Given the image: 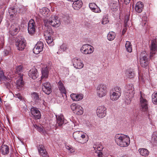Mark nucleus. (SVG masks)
Returning a JSON list of instances; mask_svg holds the SVG:
<instances>
[{"label":"nucleus","instance_id":"4c0bfd02","mask_svg":"<svg viewBox=\"0 0 157 157\" xmlns=\"http://www.w3.org/2000/svg\"><path fill=\"white\" fill-rule=\"evenodd\" d=\"M125 47L127 52H131L132 51V44L129 41L126 42Z\"/></svg>","mask_w":157,"mask_h":157},{"label":"nucleus","instance_id":"7ed1b4c3","mask_svg":"<svg viewBox=\"0 0 157 157\" xmlns=\"http://www.w3.org/2000/svg\"><path fill=\"white\" fill-rule=\"evenodd\" d=\"M125 95L126 99L129 98L131 101L134 97L135 94L134 89L132 84H131L126 86Z\"/></svg>","mask_w":157,"mask_h":157},{"label":"nucleus","instance_id":"6ab92c4d","mask_svg":"<svg viewBox=\"0 0 157 157\" xmlns=\"http://www.w3.org/2000/svg\"><path fill=\"white\" fill-rule=\"evenodd\" d=\"M17 88L20 90H21L23 87L24 83L23 80L22 75H21L20 77L18 80H17L16 83Z\"/></svg>","mask_w":157,"mask_h":157},{"label":"nucleus","instance_id":"5701e85b","mask_svg":"<svg viewBox=\"0 0 157 157\" xmlns=\"http://www.w3.org/2000/svg\"><path fill=\"white\" fill-rule=\"evenodd\" d=\"M140 102L143 111H146L148 109V106L147 100L141 96L140 98Z\"/></svg>","mask_w":157,"mask_h":157},{"label":"nucleus","instance_id":"ea45409f","mask_svg":"<svg viewBox=\"0 0 157 157\" xmlns=\"http://www.w3.org/2000/svg\"><path fill=\"white\" fill-rule=\"evenodd\" d=\"M46 41L48 44L50 46H52L54 45V43L53 42V39L51 36H48V37L45 36Z\"/></svg>","mask_w":157,"mask_h":157},{"label":"nucleus","instance_id":"f3484780","mask_svg":"<svg viewBox=\"0 0 157 157\" xmlns=\"http://www.w3.org/2000/svg\"><path fill=\"white\" fill-rule=\"evenodd\" d=\"M31 97L33 101L37 104L43 103H44V101L41 99L38 94L36 92H33L31 94Z\"/></svg>","mask_w":157,"mask_h":157},{"label":"nucleus","instance_id":"cd10ccee","mask_svg":"<svg viewBox=\"0 0 157 157\" xmlns=\"http://www.w3.org/2000/svg\"><path fill=\"white\" fill-rule=\"evenodd\" d=\"M41 72L42 75L41 76V82H42L44 80V78H46L48 77V71L47 67H44L42 68Z\"/></svg>","mask_w":157,"mask_h":157},{"label":"nucleus","instance_id":"ddd939ff","mask_svg":"<svg viewBox=\"0 0 157 157\" xmlns=\"http://www.w3.org/2000/svg\"><path fill=\"white\" fill-rule=\"evenodd\" d=\"M42 89L43 91L47 94H49L52 92V87L49 82L44 83L42 82Z\"/></svg>","mask_w":157,"mask_h":157},{"label":"nucleus","instance_id":"a211bd4d","mask_svg":"<svg viewBox=\"0 0 157 157\" xmlns=\"http://www.w3.org/2000/svg\"><path fill=\"white\" fill-rule=\"evenodd\" d=\"M39 153L43 157H49L47 155V152L44 147L42 145H40L38 147Z\"/></svg>","mask_w":157,"mask_h":157},{"label":"nucleus","instance_id":"412c9836","mask_svg":"<svg viewBox=\"0 0 157 157\" xmlns=\"http://www.w3.org/2000/svg\"><path fill=\"white\" fill-rule=\"evenodd\" d=\"M28 74L30 78L34 79H36L38 76L37 70L35 68L31 69L29 71Z\"/></svg>","mask_w":157,"mask_h":157},{"label":"nucleus","instance_id":"393cba45","mask_svg":"<svg viewBox=\"0 0 157 157\" xmlns=\"http://www.w3.org/2000/svg\"><path fill=\"white\" fill-rule=\"evenodd\" d=\"M70 96L73 100L75 101H78L81 100L83 97L82 94H71Z\"/></svg>","mask_w":157,"mask_h":157},{"label":"nucleus","instance_id":"052dcab7","mask_svg":"<svg viewBox=\"0 0 157 157\" xmlns=\"http://www.w3.org/2000/svg\"><path fill=\"white\" fill-rule=\"evenodd\" d=\"M6 52H7V51H4L3 52V53H4V55L5 56H6L7 55V54H6Z\"/></svg>","mask_w":157,"mask_h":157},{"label":"nucleus","instance_id":"49530a36","mask_svg":"<svg viewBox=\"0 0 157 157\" xmlns=\"http://www.w3.org/2000/svg\"><path fill=\"white\" fill-rule=\"evenodd\" d=\"M110 8L112 11H116L118 9V7L117 4L113 3Z\"/></svg>","mask_w":157,"mask_h":157},{"label":"nucleus","instance_id":"e433bc0d","mask_svg":"<svg viewBox=\"0 0 157 157\" xmlns=\"http://www.w3.org/2000/svg\"><path fill=\"white\" fill-rule=\"evenodd\" d=\"M151 143L154 146H157V135L155 133L152 135Z\"/></svg>","mask_w":157,"mask_h":157},{"label":"nucleus","instance_id":"b1692460","mask_svg":"<svg viewBox=\"0 0 157 157\" xmlns=\"http://www.w3.org/2000/svg\"><path fill=\"white\" fill-rule=\"evenodd\" d=\"M89 7L91 10L95 13H99L101 12L100 8L94 3H90Z\"/></svg>","mask_w":157,"mask_h":157},{"label":"nucleus","instance_id":"5fc2aeb1","mask_svg":"<svg viewBox=\"0 0 157 157\" xmlns=\"http://www.w3.org/2000/svg\"><path fill=\"white\" fill-rule=\"evenodd\" d=\"M15 96L16 97L20 99H22V96L20 94H17L15 95Z\"/></svg>","mask_w":157,"mask_h":157},{"label":"nucleus","instance_id":"6e6d98bb","mask_svg":"<svg viewBox=\"0 0 157 157\" xmlns=\"http://www.w3.org/2000/svg\"><path fill=\"white\" fill-rule=\"evenodd\" d=\"M129 20V18L128 17V16H126L125 17L124 22L125 24V25L127 24V23L128 21Z\"/></svg>","mask_w":157,"mask_h":157},{"label":"nucleus","instance_id":"a18cd8bd","mask_svg":"<svg viewBox=\"0 0 157 157\" xmlns=\"http://www.w3.org/2000/svg\"><path fill=\"white\" fill-rule=\"evenodd\" d=\"M7 78L4 75V72L2 71H0V80L1 81L5 80H7Z\"/></svg>","mask_w":157,"mask_h":157},{"label":"nucleus","instance_id":"f8f14e48","mask_svg":"<svg viewBox=\"0 0 157 157\" xmlns=\"http://www.w3.org/2000/svg\"><path fill=\"white\" fill-rule=\"evenodd\" d=\"M74 67L76 69H80L83 68L84 64L80 58H73L72 60Z\"/></svg>","mask_w":157,"mask_h":157},{"label":"nucleus","instance_id":"6e6552de","mask_svg":"<svg viewBox=\"0 0 157 157\" xmlns=\"http://www.w3.org/2000/svg\"><path fill=\"white\" fill-rule=\"evenodd\" d=\"M71 108L74 113L77 115H81L83 114V110L82 108L80 105L73 103L71 105Z\"/></svg>","mask_w":157,"mask_h":157},{"label":"nucleus","instance_id":"c9c22d12","mask_svg":"<svg viewBox=\"0 0 157 157\" xmlns=\"http://www.w3.org/2000/svg\"><path fill=\"white\" fill-rule=\"evenodd\" d=\"M53 33V32L50 26L45 31L44 33L45 36L48 37V36H51Z\"/></svg>","mask_w":157,"mask_h":157},{"label":"nucleus","instance_id":"4be33fe9","mask_svg":"<svg viewBox=\"0 0 157 157\" xmlns=\"http://www.w3.org/2000/svg\"><path fill=\"white\" fill-rule=\"evenodd\" d=\"M93 148L94 150L95 151V152L98 155V157H102V154L101 151L103 149V147L101 145H94Z\"/></svg>","mask_w":157,"mask_h":157},{"label":"nucleus","instance_id":"680f3d73","mask_svg":"<svg viewBox=\"0 0 157 157\" xmlns=\"http://www.w3.org/2000/svg\"><path fill=\"white\" fill-rule=\"evenodd\" d=\"M125 33V31L124 30H123L122 31L123 34L124 33Z\"/></svg>","mask_w":157,"mask_h":157},{"label":"nucleus","instance_id":"7c9ffc66","mask_svg":"<svg viewBox=\"0 0 157 157\" xmlns=\"http://www.w3.org/2000/svg\"><path fill=\"white\" fill-rule=\"evenodd\" d=\"M57 85L60 91L62 93L65 94L66 89L63 82L60 80L57 83Z\"/></svg>","mask_w":157,"mask_h":157},{"label":"nucleus","instance_id":"603ef678","mask_svg":"<svg viewBox=\"0 0 157 157\" xmlns=\"http://www.w3.org/2000/svg\"><path fill=\"white\" fill-rule=\"evenodd\" d=\"M86 134H84V132H82V133H81L80 135V138H81L82 139H81V140H85L84 139L86 137ZM87 141L88 140H87Z\"/></svg>","mask_w":157,"mask_h":157},{"label":"nucleus","instance_id":"c03bdc74","mask_svg":"<svg viewBox=\"0 0 157 157\" xmlns=\"http://www.w3.org/2000/svg\"><path fill=\"white\" fill-rule=\"evenodd\" d=\"M151 97L153 103L157 105V93H153Z\"/></svg>","mask_w":157,"mask_h":157},{"label":"nucleus","instance_id":"9d476101","mask_svg":"<svg viewBox=\"0 0 157 157\" xmlns=\"http://www.w3.org/2000/svg\"><path fill=\"white\" fill-rule=\"evenodd\" d=\"M56 126L57 127H61L63 124L67 123V121L65 119L63 116L62 114L56 116Z\"/></svg>","mask_w":157,"mask_h":157},{"label":"nucleus","instance_id":"a878e982","mask_svg":"<svg viewBox=\"0 0 157 157\" xmlns=\"http://www.w3.org/2000/svg\"><path fill=\"white\" fill-rule=\"evenodd\" d=\"M83 3L82 1L78 0L73 2L72 7L75 10H78L82 6Z\"/></svg>","mask_w":157,"mask_h":157},{"label":"nucleus","instance_id":"13d9d810","mask_svg":"<svg viewBox=\"0 0 157 157\" xmlns=\"http://www.w3.org/2000/svg\"><path fill=\"white\" fill-rule=\"evenodd\" d=\"M66 148L68 150H70V151H71V149H72V148H71V147H70V146H67L66 147Z\"/></svg>","mask_w":157,"mask_h":157},{"label":"nucleus","instance_id":"4d7b16f0","mask_svg":"<svg viewBox=\"0 0 157 157\" xmlns=\"http://www.w3.org/2000/svg\"><path fill=\"white\" fill-rule=\"evenodd\" d=\"M130 0H124L125 4L127 5L129 3Z\"/></svg>","mask_w":157,"mask_h":157},{"label":"nucleus","instance_id":"f03ea898","mask_svg":"<svg viewBox=\"0 0 157 157\" xmlns=\"http://www.w3.org/2000/svg\"><path fill=\"white\" fill-rule=\"evenodd\" d=\"M45 26L50 25L54 27H58L60 25V22L58 17L55 15H52L50 17L49 20L47 19L44 20Z\"/></svg>","mask_w":157,"mask_h":157},{"label":"nucleus","instance_id":"e2e57ef3","mask_svg":"<svg viewBox=\"0 0 157 157\" xmlns=\"http://www.w3.org/2000/svg\"><path fill=\"white\" fill-rule=\"evenodd\" d=\"M110 156H111V157H114L113 156H112L111 155H110Z\"/></svg>","mask_w":157,"mask_h":157},{"label":"nucleus","instance_id":"423d86ee","mask_svg":"<svg viewBox=\"0 0 157 157\" xmlns=\"http://www.w3.org/2000/svg\"><path fill=\"white\" fill-rule=\"evenodd\" d=\"M94 51V47L89 44H84L80 49L81 52L85 55L92 54Z\"/></svg>","mask_w":157,"mask_h":157},{"label":"nucleus","instance_id":"c756f323","mask_svg":"<svg viewBox=\"0 0 157 157\" xmlns=\"http://www.w3.org/2000/svg\"><path fill=\"white\" fill-rule=\"evenodd\" d=\"M150 50L155 52L157 51V42L156 40L154 39L151 41Z\"/></svg>","mask_w":157,"mask_h":157},{"label":"nucleus","instance_id":"9b49d317","mask_svg":"<svg viewBox=\"0 0 157 157\" xmlns=\"http://www.w3.org/2000/svg\"><path fill=\"white\" fill-rule=\"evenodd\" d=\"M106 109L103 105L98 106L96 109V113L98 116L101 118L104 117L106 115Z\"/></svg>","mask_w":157,"mask_h":157},{"label":"nucleus","instance_id":"39448f33","mask_svg":"<svg viewBox=\"0 0 157 157\" xmlns=\"http://www.w3.org/2000/svg\"><path fill=\"white\" fill-rule=\"evenodd\" d=\"M107 86L103 84L99 85L97 89V95L100 98L105 96L107 93Z\"/></svg>","mask_w":157,"mask_h":157},{"label":"nucleus","instance_id":"3c124183","mask_svg":"<svg viewBox=\"0 0 157 157\" xmlns=\"http://www.w3.org/2000/svg\"><path fill=\"white\" fill-rule=\"evenodd\" d=\"M143 22L141 23V25L143 26H144L146 25L147 22V17H143Z\"/></svg>","mask_w":157,"mask_h":157},{"label":"nucleus","instance_id":"bf43d9fd","mask_svg":"<svg viewBox=\"0 0 157 157\" xmlns=\"http://www.w3.org/2000/svg\"><path fill=\"white\" fill-rule=\"evenodd\" d=\"M5 84H6V85H7V87H8V86H10V83H9L8 82H7V83H5Z\"/></svg>","mask_w":157,"mask_h":157},{"label":"nucleus","instance_id":"2f4dec72","mask_svg":"<svg viewBox=\"0 0 157 157\" xmlns=\"http://www.w3.org/2000/svg\"><path fill=\"white\" fill-rule=\"evenodd\" d=\"M1 151L3 155H7L9 152V147L6 145H2L1 147Z\"/></svg>","mask_w":157,"mask_h":157},{"label":"nucleus","instance_id":"20e7f679","mask_svg":"<svg viewBox=\"0 0 157 157\" xmlns=\"http://www.w3.org/2000/svg\"><path fill=\"white\" fill-rule=\"evenodd\" d=\"M15 45L18 50H23L26 46V41L24 38L21 36L18 37L16 39Z\"/></svg>","mask_w":157,"mask_h":157},{"label":"nucleus","instance_id":"f257e3e1","mask_svg":"<svg viewBox=\"0 0 157 157\" xmlns=\"http://www.w3.org/2000/svg\"><path fill=\"white\" fill-rule=\"evenodd\" d=\"M115 140L118 145L121 147H127L130 143L129 137L121 134H117L115 135Z\"/></svg>","mask_w":157,"mask_h":157},{"label":"nucleus","instance_id":"09e8293b","mask_svg":"<svg viewBox=\"0 0 157 157\" xmlns=\"http://www.w3.org/2000/svg\"><path fill=\"white\" fill-rule=\"evenodd\" d=\"M156 52L153 51H150L149 58L150 59H152L154 58V56Z\"/></svg>","mask_w":157,"mask_h":157},{"label":"nucleus","instance_id":"a19ab883","mask_svg":"<svg viewBox=\"0 0 157 157\" xmlns=\"http://www.w3.org/2000/svg\"><path fill=\"white\" fill-rule=\"evenodd\" d=\"M34 127L41 133L44 134L45 133V130L44 129L43 126H40L39 125L36 124L34 125Z\"/></svg>","mask_w":157,"mask_h":157},{"label":"nucleus","instance_id":"2eb2a0df","mask_svg":"<svg viewBox=\"0 0 157 157\" xmlns=\"http://www.w3.org/2000/svg\"><path fill=\"white\" fill-rule=\"evenodd\" d=\"M31 113L36 120L39 119L41 117V113L40 111L36 108L32 107L30 109Z\"/></svg>","mask_w":157,"mask_h":157},{"label":"nucleus","instance_id":"4468645a","mask_svg":"<svg viewBox=\"0 0 157 157\" xmlns=\"http://www.w3.org/2000/svg\"><path fill=\"white\" fill-rule=\"evenodd\" d=\"M43 43L41 41H38L33 49V52L36 54H38L43 51Z\"/></svg>","mask_w":157,"mask_h":157},{"label":"nucleus","instance_id":"864d4df0","mask_svg":"<svg viewBox=\"0 0 157 157\" xmlns=\"http://www.w3.org/2000/svg\"><path fill=\"white\" fill-rule=\"evenodd\" d=\"M67 48L64 44H62L60 46V50H62L64 51L66 50Z\"/></svg>","mask_w":157,"mask_h":157},{"label":"nucleus","instance_id":"f704fd0d","mask_svg":"<svg viewBox=\"0 0 157 157\" xmlns=\"http://www.w3.org/2000/svg\"><path fill=\"white\" fill-rule=\"evenodd\" d=\"M139 151L141 155L144 156H147L149 153L148 151L145 148H140L139 150Z\"/></svg>","mask_w":157,"mask_h":157},{"label":"nucleus","instance_id":"bb28decb","mask_svg":"<svg viewBox=\"0 0 157 157\" xmlns=\"http://www.w3.org/2000/svg\"><path fill=\"white\" fill-rule=\"evenodd\" d=\"M50 11L47 8L44 7L40 10V13L44 17H48L50 14Z\"/></svg>","mask_w":157,"mask_h":157},{"label":"nucleus","instance_id":"de8ad7c7","mask_svg":"<svg viewBox=\"0 0 157 157\" xmlns=\"http://www.w3.org/2000/svg\"><path fill=\"white\" fill-rule=\"evenodd\" d=\"M108 17L107 16H106L105 17H104L102 19L101 23L102 24H106L108 22Z\"/></svg>","mask_w":157,"mask_h":157},{"label":"nucleus","instance_id":"8fccbe9b","mask_svg":"<svg viewBox=\"0 0 157 157\" xmlns=\"http://www.w3.org/2000/svg\"><path fill=\"white\" fill-rule=\"evenodd\" d=\"M16 72L17 73H19L22 71V67L21 65L18 66L16 69Z\"/></svg>","mask_w":157,"mask_h":157},{"label":"nucleus","instance_id":"dca6fc26","mask_svg":"<svg viewBox=\"0 0 157 157\" xmlns=\"http://www.w3.org/2000/svg\"><path fill=\"white\" fill-rule=\"evenodd\" d=\"M82 133V131H77L73 133V137L74 139L77 140L78 142L81 143H85L87 141V140H81V138H80V135L81 133Z\"/></svg>","mask_w":157,"mask_h":157},{"label":"nucleus","instance_id":"79ce46f5","mask_svg":"<svg viewBox=\"0 0 157 157\" xmlns=\"http://www.w3.org/2000/svg\"><path fill=\"white\" fill-rule=\"evenodd\" d=\"M135 71L132 69H129L127 72V76L130 78H133L135 76Z\"/></svg>","mask_w":157,"mask_h":157},{"label":"nucleus","instance_id":"c85d7f7f","mask_svg":"<svg viewBox=\"0 0 157 157\" xmlns=\"http://www.w3.org/2000/svg\"><path fill=\"white\" fill-rule=\"evenodd\" d=\"M144 5L142 2H138L135 6V10L138 13H140L142 11Z\"/></svg>","mask_w":157,"mask_h":157},{"label":"nucleus","instance_id":"1a4fd4ad","mask_svg":"<svg viewBox=\"0 0 157 157\" xmlns=\"http://www.w3.org/2000/svg\"><path fill=\"white\" fill-rule=\"evenodd\" d=\"M36 27L34 21L33 19H31L28 23V30L29 33L31 35L34 34L36 31Z\"/></svg>","mask_w":157,"mask_h":157},{"label":"nucleus","instance_id":"473e14b6","mask_svg":"<svg viewBox=\"0 0 157 157\" xmlns=\"http://www.w3.org/2000/svg\"><path fill=\"white\" fill-rule=\"evenodd\" d=\"M121 94L117 93L110 92V98L111 100L113 101H116L118 100L121 96Z\"/></svg>","mask_w":157,"mask_h":157},{"label":"nucleus","instance_id":"72a5a7b5","mask_svg":"<svg viewBox=\"0 0 157 157\" xmlns=\"http://www.w3.org/2000/svg\"><path fill=\"white\" fill-rule=\"evenodd\" d=\"M8 11L10 17L13 18L15 13L17 11V10L14 7H11L8 9Z\"/></svg>","mask_w":157,"mask_h":157},{"label":"nucleus","instance_id":"0eeeda50","mask_svg":"<svg viewBox=\"0 0 157 157\" xmlns=\"http://www.w3.org/2000/svg\"><path fill=\"white\" fill-rule=\"evenodd\" d=\"M149 59L147 58V56L144 52L141 54L140 56V65L144 67H147L149 64Z\"/></svg>","mask_w":157,"mask_h":157},{"label":"nucleus","instance_id":"58836bf2","mask_svg":"<svg viewBox=\"0 0 157 157\" xmlns=\"http://www.w3.org/2000/svg\"><path fill=\"white\" fill-rule=\"evenodd\" d=\"M110 92L112 93H118L121 94V91L120 87L117 86L112 88V89L110 90Z\"/></svg>","mask_w":157,"mask_h":157},{"label":"nucleus","instance_id":"aec40b11","mask_svg":"<svg viewBox=\"0 0 157 157\" xmlns=\"http://www.w3.org/2000/svg\"><path fill=\"white\" fill-rule=\"evenodd\" d=\"M19 25L15 24L11 26V29L10 33L12 35H16L19 30Z\"/></svg>","mask_w":157,"mask_h":157},{"label":"nucleus","instance_id":"37998d69","mask_svg":"<svg viewBox=\"0 0 157 157\" xmlns=\"http://www.w3.org/2000/svg\"><path fill=\"white\" fill-rule=\"evenodd\" d=\"M116 34L113 32L109 33V40L111 41L113 40L115 37Z\"/></svg>","mask_w":157,"mask_h":157}]
</instances>
